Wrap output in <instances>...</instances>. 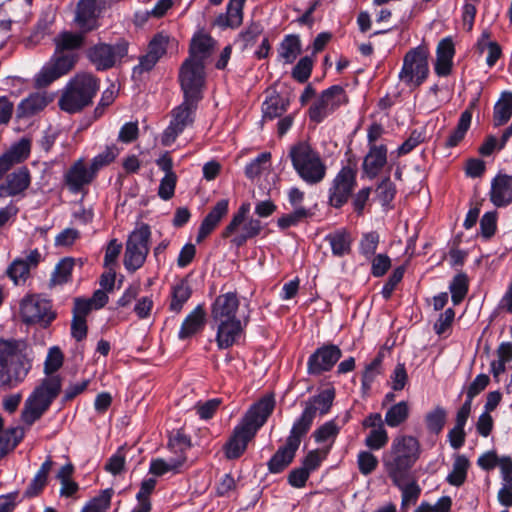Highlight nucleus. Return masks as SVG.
Here are the masks:
<instances>
[{
  "label": "nucleus",
  "instance_id": "1",
  "mask_svg": "<svg viewBox=\"0 0 512 512\" xmlns=\"http://www.w3.org/2000/svg\"><path fill=\"white\" fill-rule=\"evenodd\" d=\"M421 454L417 438L409 435L396 436L390 448L383 453L382 463L385 472L393 485L402 491V507L415 504L421 494V489L415 480L411 479V469Z\"/></svg>",
  "mask_w": 512,
  "mask_h": 512
},
{
  "label": "nucleus",
  "instance_id": "2",
  "mask_svg": "<svg viewBox=\"0 0 512 512\" xmlns=\"http://www.w3.org/2000/svg\"><path fill=\"white\" fill-rule=\"evenodd\" d=\"M31 369L30 360L22 352L20 344L0 342V389L10 390L24 381Z\"/></svg>",
  "mask_w": 512,
  "mask_h": 512
},
{
  "label": "nucleus",
  "instance_id": "3",
  "mask_svg": "<svg viewBox=\"0 0 512 512\" xmlns=\"http://www.w3.org/2000/svg\"><path fill=\"white\" fill-rule=\"evenodd\" d=\"M288 157L297 175L308 185H316L325 178L327 167L309 142L299 141L292 145Z\"/></svg>",
  "mask_w": 512,
  "mask_h": 512
},
{
  "label": "nucleus",
  "instance_id": "4",
  "mask_svg": "<svg viewBox=\"0 0 512 512\" xmlns=\"http://www.w3.org/2000/svg\"><path fill=\"white\" fill-rule=\"evenodd\" d=\"M98 88V82L92 75L79 74L66 85L59 106L68 113L78 112L92 102Z\"/></svg>",
  "mask_w": 512,
  "mask_h": 512
},
{
  "label": "nucleus",
  "instance_id": "5",
  "mask_svg": "<svg viewBox=\"0 0 512 512\" xmlns=\"http://www.w3.org/2000/svg\"><path fill=\"white\" fill-rule=\"evenodd\" d=\"M61 388L57 376L45 378L27 398L22 412V419L27 425H32L48 409Z\"/></svg>",
  "mask_w": 512,
  "mask_h": 512
},
{
  "label": "nucleus",
  "instance_id": "6",
  "mask_svg": "<svg viewBox=\"0 0 512 512\" xmlns=\"http://www.w3.org/2000/svg\"><path fill=\"white\" fill-rule=\"evenodd\" d=\"M335 396V388L329 387L309 397L302 403L304 409L300 416L295 419L292 427L306 436L313 425L316 415L319 414L322 417L330 412Z\"/></svg>",
  "mask_w": 512,
  "mask_h": 512
},
{
  "label": "nucleus",
  "instance_id": "7",
  "mask_svg": "<svg viewBox=\"0 0 512 512\" xmlns=\"http://www.w3.org/2000/svg\"><path fill=\"white\" fill-rule=\"evenodd\" d=\"M357 162L354 157L348 159V164L342 166L328 189V204L335 208H342L351 198L357 186Z\"/></svg>",
  "mask_w": 512,
  "mask_h": 512
},
{
  "label": "nucleus",
  "instance_id": "8",
  "mask_svg": "<svg viewBox=\"0 0 512 512\" xmlns=\"http://www.w3.org/2000/svg\"><path fill=\"white\" fill-rule=\"evenodd\" d=\"M347 103L348 96L345 89L340 85H332L323 90L310 105L307 111L309 121L316 125L320 124Z\"/></svg>",
  "mask_w": 512,
  "mask_h": 512
},
{
  "label": "nucleus",
  "instance_id": "9",
  "mask_svg": "<svg viewBox=\"0 0 512 512\" xmlns=\"http://www.w3.org/2000/svg\"><path fill=\"white\" fill-rule=\"evenodd\" d=\"M199 102L183 98V102L172 110V119L163 133V144L169 145L194 122Z\"/></svg>",
  "mask_w": 512,
  "mask_h": 512
},
{
  "label": "nucleus",
  "instance_id": "10",
  "mask_svg": "<svg viewBox=\"0 0 512 512\" xmlns=\"http://www.w3.org/2000/svg\"><path fill=\"white\" fill-rule=\"evenodd\" d=\"M20 315L27 324L47 326L55 317L50 302L38 295H29L20 303Z\"/></svg>",
  "mask_w": 512,
  "mask_h": 512
},
{
  "label": "nucleus",
  "instance_id": "11",
  "mask_svg": "<svg viewBox=\"0 0 512 512\" xmlns=\"http://www.w3.org/2000/svg\"><path fill=\"white\" fill-rule=\"evenodd\" d=\"M178 77L183 98L200 102L206 83L205 66H180Z\"/></svg>",
  "mask_w": 512,
  "mask_h": 512
},
{
  "label": "nucleus",
  "instance_id": "12",
  "mask_svg": "<svg viewBox=\"0 0 512 512\" xmlns=\"http://www.w3.org/2000/svg\"><path fill=\"white\" fill-rule=\"evenodd\" d=\"M304 434L291 427L286 443L280 446L267 462L268 471L271 474L282 473L294 460Z\"/></svg>",
  "mask_w": 512,
  "mask_h": 512
},
{
  "label": "nucleus",
  "instance_id": "13",
  "mask_svg": "<svg viewBox=\"0 0 512 512\" xmlns=\"http://www.w3.org/2000/svg\"><path fill=\"white\" fill-rule=\"evenodd\" d=\"M342 357V350L338 345L326 343L318 347L307 360V374L320 376L333 369Z\"/></svg>",
  "mask_w": 512,
  "mask_h": 512
},
{
  "label": "nucleus",
  "instance_id": "14",
  "mask_svg": "<svg viewBox=\"0 0 512 512\" xmlns=\"http://www.w3.org/2000/svg\"><path fill=\"white\" fill-rule=\"evenodd\" d=\"M275 404L273 394L265 395L248 409L238 426L245 428L248 433L255 436L273 413Z\"/></svg>",
  "mask_w": 512,
  "mask_h": 512
},
{
  "label": "nucleus",
  "instance_id": "15",
  "mask_svg": "<svg viewBox=\"0 0 512 512\" xmlns=\"http://www.w3.org/2000/svg\"><path fill=\"white\" fill-rule=\"evenodd\" d=\"M275 404L273 394L265 395L248 409L238 426L245 428L248 433L255 436L273 413Z\"/></svg>",
  "mask_w": 512,
  "mask_h": 512
},
{
  "label": "nucleus",
  "instance_id": "16",
  "mask_svg": "<svg viewBox=\"0 0 512 512\" xmlns=\"http://www.w3.org/2000/svg\"><path fill=\"white\" fill-rule=\"evenodd\" d=\"M275 404L273 394L265 395L248 409L238 426L245 428L248 433L255 436L273 413Z\"/></svg>",
  "mask_w": 512,
  "mask_h": 512
},
{
  "label": "nucleus",
  "instance_id": "17",
  "mask_svg": "<svg viewBox=\"0 0 512 512\" xmlns=\"http://www.w3.org/2000/svg\"><path fill=\"white\" fill-rule=\"evenodd\" d=\"M216 326L215 341L218 349H229L234 345H240L245 340V328L248 318L242 322L239 318L213 322Z\"/></svg>",
  "mask_w": 512,
  "mask_h": 512
},
{
  "label": "nucleus",
  "instance_id": "18",
  "mask_svg": "<svg viewBox=\"0 0 512 512\" xmlns=\"http://www.w3.org/2000/svg\"><path fill=\"white\" fill-rule=\"evenodd\" d=\"M54 64H75L79 61L76 49L84 42L82 34L63 32L55 38Z\"/></svg>",
  "mask_w": 512,
  "mask_h": 512
},
{
  "label": "nucleus",
  "instance_id": "19",
  "mask_svg": "<svg viewBox=\"0 0 512 512\" xmlns=\"http://www.w3.org/2000/svg\"><path fill=\"white\" fill-rule=\"evenodd\" d=\"M31 184V174L20 167L6 175L0 184V198H22Z\"/></svg>",
  "mask_w": 512,
  "mask_h": 512
},
{
  "label": "nucleus",
  "instance_id": "20",
  "mask_svg": "<svg viewBox=\"0 0 512 512\" xmlns=\"http://www.w3.org/2000/svg\"><path fill=\"white\" fill-rule=\"evenodd\" d=\"M240 300L236 291L219 294L211 304L212 322L238 319Z\"/></svg>",
  "mask_w": 512,
  "mask_h": 512
},
{
  "label": "nucleus",
  "instance_id": "21",
  "mask_svg": "<svg viewBox=\"0 0 512 512\" xmlns=\"http://www.w3.org/2000/svg\"><path fill=\"white\" fill-rule=\"evenodd\" d=\"M388 162V148L385 144L372 145L368 148L361 165L362 178L373 180L382 172Z\"/></svg>",
  "mask_w": 512,
  "mask_h": 512
},
{
  "label": "nucleus",
  "instance_id": "22",
  "mask_svg": "<svg viewBox=\"0 0 512 512\" xmlns=\"http://www.w3.org/2000/svg\"><path fill=\"white\" fill-rule=\"evenodd\" d=\"M490 201L496 207H507L512 203V176L497 174L491 181Z\"/></svg>",
  "mask_w": 512,
  "mask_h": 512
},
{
  "label": "nucleus",
  "instance_id": "23",
  "mask_svg": "<svg viewBox=\"0 0 512 512\" xmlns=\"http://www.w3.org/2000/svg\"><path fill=\"white\" fill-rule=\"evenodd\" d=\"M229 210V200H219L209 211V213L202 220L197 236L196 242L201 243L207 238L218 226L224 216L227 215Z\"/></svg>",
  "mask_w": 512,
  "mask_h": 512
},
{
  "label": "nucleus",
  "instance_id": "24",
  "mask_svg": "<svg viewBox=\"0 0 512 512\" xmlns=\"http://www.w3.org/2000/svg\"><path fill=\"white\" fill-rule=\"evenodd\" d=\"M245 428L235 426L227 442L223 446L225 458L228 460L239 459L246 451L248 443L254 438Z\"/></svg>",
  "mask_w": 512,
  "mask_h": 512
},
{
  "label": "nucleus",
  "instance_id": "25",
  "mask_svg": "<svg viewBox=\"0 0 512 512\" xmlns=\"http://www.w3.org/2000/svg\"><path fill=\"white\" fill-rule=\"evenodd\" d=\"M206 311L203 304H198L183 320L178 338L187 340L202 332L206 325Z\"/></svg>",
  "mask_w": 512,
  "mask_h": 512
},
{
  "label": "nucleus",
  "instance_id": "26",
  "mask_svg": "<svg viewBox=\"0 0 512 512\" xmlns=\"http://www.w3.org/2000/svg\"><path fill=\"white\" fill-rule=\"evenodd\" d=\"M126 55V48L122 46H111L97 44L87 50L88 59L95 64H115L120 62Z\"/></svg>",
  "mask_w": 512,
  "mask_h": 512
},
{
  "label": "nucleus",
  "instance_id": "27",
  "mask_svg": "<svg viewBox=\"0 0 512 512\" xmlns=\"http://www.w3.org/2000/svg\"><path fill=\"white\" fill-rule=\"evenodd\" d=\"M38 250H32L24 256L15 259L8 269V275L16 284L25 282L31 267H35L40 260Z\"/></svg>",
  "mask_w": 512,
  "mask_h": 512
},
{
  "label": "nucleus",
  "instance_id": "28",
  "mask_svg": "<svg viewBox=\"0 0 512 512\" xmlns=\"http://www.w3.org/2000/svg\"><path fill=\"white\" fill-rule=\"evenodd\" d=\"M95 177L91 168L87 169L82 159L76 161L65 174V183L72 192H78Z\"/></svg>",
  "mask_w": 512,
  "mask_h": 512
},
{
  "label": "nucleus",
  "instance_id": "29",
  "mask_svg": "<svg viewBox=\"0 0 512 512\" xmlns=\"http://www.w3.org/2000/svg\"><path fill=\"white\" fill-rule=\"evenodd\" d=\"M214 40L203 32L194 35L190 44V59L183 64H199L206 60L214 49Z\"/></svg>",
  "mask_w": 512,
  "mask_h": 512
},
{
  "label": "nucleus",
  "instance_id": "30",
  "mask_svg": "<svg viewBox=\"0 0 512 512\" xmlns=\"http://www.w3.org/2000/svg\"><path fill=\"white\" fill-rule=\"evenodd\" d=\"M289 105L290 101L287 97L275 90L272 91L262 103L263 120L267 121L281 117L287 111Z\"/></svg>",
  "mask_w": 512,
  "mask_h": 512
},
{
  "label": "nucleus",
  "instance_id": "31",
  "mask_svg": "<svg viewBox=\"0 0 512 512\" xmlns=\"http://www.w3.org/2000/svg\"><path fill=\"white\" fill-rule=\"evenodd\" d=\"M192 296V288L189 284L188 277L180 279L171 287L169 311L179 314L185 303Z\"/></svg>",
  "mask_w": 512,
  "mask_h": 512
},
{
  "label": "nucleus",
  "instance_id": "32",
  "mask_svg": "<svg viewBox=\"0 0 512 512\" xmlns=\"http://www.w3.org/2000/svg\"><path fill=\"white\" fill-rule=\"evenodd\" d=\"M473 106L474 103H471L470 106L461 113L457 126L451 131L450 135L445 141V148H454L458 146L460 142L465 138L471 126Z\"/></svg>",
  "mask_w": 512,
  "mask_h": 512
},
{
  "label": "nucleus",
  "instance_id": "33",
  "mask_svg": "<svg viewBox=\"0 0 512 512\" xmlns=\"http://www.w3.org/2000/svg\"><path fill=\"white\" fill-rule=\"evenodd\" d=\"M324 240L329 243L333 256L343 257L351 253L352 238L349 231L339 229L325 236Z\"/></svg>",
  "mask_w": 512,
  "mask_h": 512
},
{
  "label": "nucleus",
  "instance_id": "34",
  "mask_svg": "<svg viewBox=\"0 0 512 512\" xmlns=\"http://www.w3.org/2000/svg\"><path fill=\"white\" fill-rule=\"evenodd\" d=\"M51 100L45 93H34L23 99L17 107V116L27 118L42 111Z\"/></svg>",
  "mask_w": 512,
  "mask_h": 512
},
{
  "label": "nucleus",
  "instance_id": "35",
  "mask_svg": "<svg viewBox=\"0 0 512 512\" xmlns=\"http://www.w3.org/2000/svg\"><path fill=\"white\" fill-rule=\"evenodd\" d=\"M245 0H229L226 14H221L216 23L218 26L226 28L239 27L243 21V5Z\"/></svg>",
  "mask_w": 512,
  "mask_h": 512
},
{
  "label": "nucleus",
  "instance_id": "36",
  "mask_svg": "<svg viewBox=\"0 0 512 512\" xmlns=\"http://www.w3.org/2000/svg\"><path fill=\"white\" fill-rule=\"evenodd\" d=\"M512 116V92L503 91L494 105L493 125L499 127L506 124Z\"/></svg>",
  "mask_w": 512,
  "mask_h": 512
},
{
  "label": "nucleus",
  "instance_id": "37",
  "mask_svg": "<svg viewBox=\"0 0 512 512\" xmlns=\"http://www.w3.org/2000/svg\"><path fill=\"white\" fill-rule=\"evenodd\" d=\"M186 460V455H178L176 458L168 460L154 459L150 463L149 472L155 476H163L168 472H179Z\"/></svg>",
  "mask_w": 512,
  "mask_h": 512
},
{
  "label": "nucleus",
  "instance_id": "38",
  "mask_svg": "<svg viewBox=\"0 0 512 512\" xmlns=\"http://www.w3.org/2000/svg\"><path fill=\"white\" fill-rule=\"evenodd\" d=\"M429 75V66H402L399 72L401 82L409 87L420 86Z\"/></svg>",
  "mask_w": 512,
  "mask_h": 512
},
{
  "label": "nucleus",
  "instance_id": "39",
  "mask_svg": "<svg viewBox=\"0 0 512 512\" xmlns=\"http://www.w3.org/2000/svg\"><path fill=\"white\" fill-rule=\"evenodd\" d=\"M410 414V407L407 401H400L393 404L385 414L384 423L391 427L396 428L402 425L408 419Z\"/></svg>",
  "mask_w": 512,
  "mask_h": 512
},
{
  "label": "nucleus",
  "instance_id": "40",
  "mask_svg": "<svg viewBox=\"0 0 512 512\" xmlns=\"http://www.w3.org/2000/svg\"><path fill=\"white\" fill-rule=\"evenodd\" d=\"M96 0H81L77 7L76 22L85 31L93 28L96 17Z\"/></svg>",
  "mask_w": 512,
  "mask_h": 512
},
{
  "label": "nucleus",
  "instance_id": "41",
  "mask_svg": "<svg viewBox=\"0 0 512 512\" xmlns=\"http://www.w3.org/2000/svg\"><path fill=\"white\" fill-rule=\"evenodd\" d=\"M156 480L154 478L144 479L136 494L137 505L130 512H150L152 505L150 495L154 491Z\"/></svg>",
  "mask_w": 512,
  "mask_h": 512
},
{
  "label": "nucleus",
  "instance_id": "42",
  "mask_svg": "<svg viewBox=\"0 0 512 512\" xmlns=\"http://www.w3.org/2000/svg\"><path fill=\"white\" fill-rule=\"evenodd\" d=\"M470 462L465 455H457L453 463V469L448 474L446 481L456 487L463 485L467 479Z\"/></svg>",
  "mask_w": 512,
  "mask_h": 512
},
{
  "label": "nucleus",
  "instance_id": "43",
  "mask_svg": "<svg viewBox=\"0 0 512 512\" xmlns=\"http://www.w3.org/2000/svg\"><path fill=\"white\" fill-rule=\"evenodd\" d=\"M262 223L259 219L251 218L243 224L241 232L231 239V243L237 248L243 247L249 239L257 237L262 231Z\"/></svg>",
  "mask_w": 512,
  "mask_h": 512
},
{
  "label": "nucleus",
  "instance_id": "44",
  "mask_svg": "<svg viewBox=\"0 0 512 512\" xmlns=\"http://www.w3.org/2000/svg\"><path fill=\"white\" fill-rule=\"evenodd\" d=\"M70 66H44L39 73L35 75L34 81L37 88L50 85L59 77L66 75Z\"/></svg>",
  "mask_w": 512,
  "mask_h": 512
},
{
  "label": "nucleus",
  "instance_id": "45",
  "mask_svg": "<svg viewBox=\"0 0 512 512\" xmlns=\"http://www.w3.org/2000/svg\"><path fill=\"white\" fill-rule=\"evenodd\" d=\"M314 213L303 206H299L294 208L291 213L283 214L277 220V225L281 230H286L290 227H294L299 225L301 222H304L308 218H311Z\"/></svg>",
  "mask_w": 512,
  "mask_h": 512
},
{
  "label": "nucleus",
  "instance_id": "46",
  "mask_svg": "<svg viewBox=\"0 0 512 512\" xmlns=\"http://www.w3.org/2000/svg\"><path fill=\"white\" fill-rule=\"evenodd\" d=\"M278 51L280 58L285 62H294L301 52V41L299 36L287 35L282 40Z\"/></svg>",
  "mask_w": 512,
  "mask_h": 512
},
{
  "label": "nucleus",
  "instance_id": "47",
  "mask_svg": "<svg viewBox=\"0 0 512 512\" xmlns=\"http://www.w3.org/2000/svg\"><path fill=\"white\" fill-rule=\"evenodd\" d=\"M377 198L382 207L388 208L394 201L397 188L391 181L390 175H385L376 185Z\"/></svg>",
  "mask_w": 512,
  "mask_h": 512
},
{
  "label": "nucleus",
  "instance_id": "48",
  "mask_svg": "<svg viewBox=\"0 0 512 512\" xmlns=\"http://www.w3.org/2000/svg\"><path fill=\"white\" fill-rule=\"evenodd\" d=\"M447 419V411L442 406H436L425 415V425L427 430L435 435L442 432Z\"/></svg>",
  "mask_w": 512,
  "mask_h": 512
},
{
  "label": "nucleus",
  "instance_id": "49",
  "mask_svg": "<svg viewBox=\"0 0 512 512\" xmlns=\"http://www.w3.org/2000/svg\"><path fill=\"white\" fill-rule=\"evenodd\" d=\"M451 300L454 305H459L466 297L469 290V279L466 273L456 274L449 285Z\"/></svg>",
  "mask_w": 512,
  "mask_h": 512
},
{
  "label": "nucleus",
  "instance_id": "50",
  "mask_svg": "<svg viewBox=\"0 0 512 512\" xmlns=\"http://www.w3.org/2000/svg\"><path fill=\"white\" fill-rule=\"evenodd\" d=\"M52 465L53 462L50 458L46 459L45 462L42 463L40 469L25 491V494L28 497L36 496L45 487L47 483V477L52 468Z\"/></svg>",
  "mask_w": 512,
  "mask_h": 512
},
{
  "label": "nucleus",
  "instance_id": "51",
  "mask_svg": "<svg viewBox=\"0 0 512 512\" xmlns=\"http://www.w3.org/2000/svg\"><path fill=\"white\" fill-rule=\"evenodd\" d=\"M384 355L379 352L376 357L365 366L361 375V386L364 390H369L376 376L380 374V368L383 362Z\"/></svg>",
  "mask_w": 512,
  "mask_h": 512
},
{
  "label": "nucleus",
  "instance_id": "52",
  "mask_svg": "<svg viewBox=\"0 0 512 512\" xmlns=\"http://www.w3.org/2000/svg\"><path fill=\"white\" fill-rule=\"evenodd\" d=\"M31 144L28 139H21L10 147L3 155L14 166L28 158L30 154Z\"/></svg>",
  "mask_w": 512,
  "mask_h": 512
},
{
  "label": "nucleus",
  "instance_id": "53",
  "mask_svg": "<svg viewBox=\"0 0 512 512\" xmlns=\"http://www.w3.org/2000/svg\"><path fill=\"white\" fill-rule=\"evenodd\" d=\"M425 140V130L414 129L411 131L409 137L393 152L391 156L395 155L396 158L402 157L413 151L418 145Z\"/></svg>",
  "mask_w": 512,
  "mask_h": 512
},
{
  "label": "nucleus",
  "instance_id": "54",
  "mask_svg": "<svg viewBox=\"0 0 512 512\" xmlns=\"http://www.w3.org/2000/svg\"><path fill=\"white\" fill-rule=\"evenodd\" d=\"M379 242L380 235L377 231L363 233L359 241V253L370 260L375 255Z\"/></svg>",
  "mask_w": 512,
  "mask_h": 512
},
{
  "label": "nucleus",
  "instance_id": "55",
  "mask_svg": "<svg viewBox=\"0 0 512 512\" xmlns=\"http://www.w3.org/2000/svg\"><path fill=\"white\" fill-rule=\"evenodd\" d=\"M330 446L325 449H314L309 451L302 460V467L309 473L316 471L330 452Z\"/></svg>",
  "mask_w": 512,
  "mask_h": 512
},
{
  "label": "nucleus",
  "instance_id": "56",
  "mask_svg": "<svg viewBox=\"0 0 512 512\" xmlns=\"http://www.w3.org/2000/svg\"><path fill=\"white\" fill-rule=\"evenodd\" d=\"M169 37L162 33L156 35L149 44L147 59L149 62L159 61L166 53Z\"/></svg>",
  "mask_w": 512,
  "mask_h": 512
},
{
  "label": "nucleus",
  "instance_id": "57",
  "mask_svg": "<svg viewBox=\"0 0 512 512\" xmlns=\"http://www.w3.org/2000/svg\"><path fill=\"white\" fill-rule=\"evenodd\" d=\"M168 447L185 455L186 450L192 447L191 438L183 429L174 430L169 435Z\"/></svg>",
  "mask_w": 512,
  "mask_h": 512
},
{
  "label": "nucleus",
  "instance_id": "58",
  "mask_svg": "<svg viewBox=\"0 0 512 512\" xmlns=\"http://www.w3.org/2000/svg\"><path fill=\"white\" fill-rule=\"evenodd\" d=\"M251 205L249 202H243L238 211L233 214L231 221L229 224L225 227V229L222 232L223 238L230 237L235 231L238 229V227L244 223L246 220V217L248 213L250 212Z\"/></svg>",
  "mask_w": 512,
  "mask_h": 512
},
{
  "label": "nucleus",
  "instance_id": "59",
  "mask_svg": "<svg viewBox=\"0 0 512 512\" xmlns=\"http://www.w3.org/2000/svg\"><path fill=\"white\" fill-rule=\"evenodd\" d=\"M389 441L388 433L384 426L372 429L365 438V445L373 451L384 448Z\"/></svg>",
  "mask_w": 512,
  "mask_h": 512
},
{
  "label": "nucleus",
  "instance_id": "60",
  "mask_svg": "<svg viewBox=\"0 0 512 512\" xmlns=\"http://www.w3.org/2000/svg\"><path fill=\"white\" fill-rule=\"evenodd\" d=\"M271 153L270 152H262L256 158L251 160L245 166V176L248 179H255L260 176L265 169V165L270 161Z\"/></svg>",
  "mask_w": 512,
  "mask_h": 512
},
{
  "label": "nucleus",
  "instance_id": "61",
  "mask_svg": "<svg viewBox=\"0 0 512 512\" xmlns=\"http://www.w3.org/2000/svg\"><path fill=\"white\" fill-rule=\"evenodd\" d=\"M112 490L105 489L98 496L91 499L81 512H106L111 501Z\"/></svg>",
  "mask_w": 512,
  "mask_h": 512
},
{
  "label": "nucleus",
  "instance_id": "62",
  "mask_svg": "<svg viewBox=\"0 0 512 512\" xmlns=\"http://www.w3.org/2000/svg\"><path fill=\"white\" fill-rule=\"evenodd\" d=\"M119 148L115 145L108 146L105 151L96 155L91 162L90 168L96 175L103 167L109 165L119 155Z\"/></svg>",
  "mask_w": 512,
  "mask_h": 512
},
{
  "label": "nucleus",
  "instance_id": "63",
  "mask_svg": "<svg viewBox=\"0 0 512 512\" xmlns=\"http://www.w3.org/2000/svg\"><path fill=\"white\" fill-rule=\"evenodd\" d=\"M73 267L74 260L72 258L62 259L55 267V270L51 278V282L55 285H61L66 283L70 279Z\"/></svg>",
  "mask_w": 512,
  "mask_h": 512
},
{
  "label": "nucleus",
  "instance_id": "64",
  "mask_svg": "<svg viewBox=\"0 0 512 512\" xmlns=\"http://www.w3.org/2000/svg\"><path fill=\"white\" fill-rule=\"evenodd\" d=\"M498 213L496 210L488 211L480 219V234L485 240H490L497 230Z\"/></svg>",
  "mask_w": 512,
  "mask_h": 512
}]
</instances>
